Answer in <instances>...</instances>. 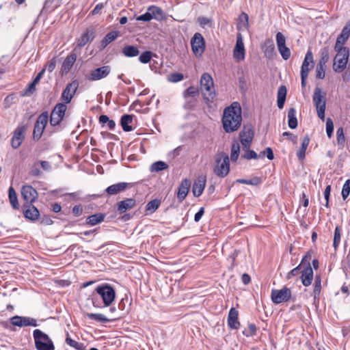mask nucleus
<instances>
[{"label": "nucleus", "instance_id": "f257e3e1", "mask_svg": "<svg viewBox=\"0 0 350 350\" xmlns=\"http://www.w3.org/2000/svg\"><path fill=\"white\" fill-rule=\"evenodd\" d=\"M241 108L238 102H233L224 109L222 124L226 133L237 131L241 124Z\"/></svg>", "mask_w": 350, "mask_h": 350}, {"label": "nucleus", "instance_id": "f03ea898", "mask_svg": "<svg viewBox=\"0 0 350 350\" xmlns=\"http://www.w3.org/2000/svg\"><path fill=\"white\" fill-rule=\"evenodd\" d=\"M230 172L229 157L225 152H219L215 155V165L213 172L220 178L226 177Z\"/></svg>", "mask_w": 350, "mask_h": 350}, {"label": "nucleus", "instance_id": "7ed1b4c3", "mask_svg": "<svg viewBox=\"0 0 350 350\" xmlns=\"http://www.w3.org/2000/svg\"><path fill=\"white\" fill-rule=\"evenodd\" d=\"M200 86L206 103L213 100L216 94L213 79L210 74L205 72L201 76Z\"/></svg>", "mask_w": 350, "mask_h": 350}, {"label": "nucleus", "instance_id": "20e7f679", "mask_svg": "<svg viewBox=\"0 0 350 350\" xmlns=\"http://www.w3.org/2000/svg\"><path fill=\"white\" fill-rule=\"evenodd\" d=\"M337 54L334 58L333 69L336 72H341L347 66L349 56V49L345 46L334 48Z\"/></svg>", "mask_w": 350, "mask_h": 350}, {"label": "nucleus", "instance_id": "39448f33", "mask_svg": "<svg viewBox=\"0 0 350 350\" xmlns=\"http://www.w3.org/2000/svg\"><path fill=\"white\" fill-rule=\"evenodd\" d=\"M35 347L37 350H54L55 347L49 336L40 329L33 332Z\"/></svg>", "mask_w": 350, "mask_h": 350}, {"label": "nucleus", "instance_id": "423d86ee", "mask_svg": "<svg viewBox=\"0 0 350 350\" xmlns=\"http://www.w3.org/2000/svg\"><path fill=\"white\" fill-rule=\"evenodd\" d=\"M311 255L307 253L302 258L301 265H303L300 278L304 286H308L313 280V270L310 265Z\"/></svg>", "mask_w": 350, "mask_h": 350}, {"label": "nucleus", "instance_id": "0eeeda50", "mask_svg": "<svg viewBox=\"0 0 350 350\" xmlns=\"http://www.w3.org/2000/svg\"><path fill=\"white\" fill-rule=\"evenodd\" d=\"M322 89L316 88L313 94V102L317 108L318 117L323 121L325 119V111L326 107L325 93L322 94Z\"/></svg>", "mask_w": 350, "mask_h": 350}, {"label": "nucleus", "instance_id": "6e6552de", "mask_svg": "<svg viewBox=\"0 0 350 350\" xmlns=\"http://www.w3.org/2000/svg\"><path fill=\"white\" fill-rule=\"evenodd\" d=\"M96 293L102 298L105 306H109L114 301L116 292L114 288L109 284L98 286L96 288Z\"/></svg>", "mask_w": 350, "mask_h": 350}, {"label": "nucleus", "instance_id": "1a4fd4ad", "mask_svg": "<svg viewBox=\"0 0 350 350\" xmlns=\"http://www.w3.org/2000/svg\"><path fill=\"white\" fill-rule=\"evenodd\" d=\"M66 109V104L62 103L56 104L51 113L49 120L50 124L52 126H56L60 124L65 116Z\"/></svg>", "mask_w": 350, "mask_h": 350}, {"label": "nucleus", "instance_id": "9d476101", "mask_svg": "<svg viewBox=\"0 0 350 350\" xmlns=\"http://www.w3.org/2000/svg\"><path fill=\"white\" fill-rule=\"evenodd\" d=\"M49 121L47 111L42 112L37 118L34 125L33 138L35 141L39 140Z\"/></svg>", "mask_w": 350, "mask_h": 350}, {"label": "nucleus", "instance_id": "9b49d317", "mask_svg": "<svg viewBox=\"0 0 350 350\" xmlns=\"http://www.w3.org/2000/svg\"><path fill=\"white\" fill-rule=\"evenodd\" d=\"M291 289L284 287L280 290L273 289L271 293V298L274 304H279L282 302L288 301L291 298Z\"/></svg>", "mask_w": 350, "mask_h": 350}, {"label": "nucleus", "instance_id": "f8f14e48", "mask_svg": "<svg viewBox=\"0 0 350 350\" xmlns=\"http://www.w3.org/2000/svg\"><path fill=\"white\" fill-rule=\"evenodd\" d=\"M78 87L79 82L77 80H73L72 82L67 84L61 96V99L64 101V103L68 104L70 103Z\"/></svg>", "mask_w": 350, "mask_h": 350}, {"label": "nucleus", "instance_id": "ddd939ff", "mask_svg": "<svg viewBox=\"0 0 350 350\" xmlns=\"http://www.w3.org/2000/svg\"><path fill=\"white\" fill-rule=\"evenodd\" d=\"M192 51L196 55H201L205 49V41L200 33H196L191 40Z\"/></svg>", "mask_w": 350, "mask_h": 350}, {"label": "nucleus", "instance_id": "4468645a", "mask_svg": "<svg viewBox=\"0 0 350 350\" xmlns=\"http://www.w3.org/2000/svg\"><path fill=\"white\" fill-rule=\"evenodd\" d=\"M239 137L243 148H250L254 137V131L252 126L250 125L244 126L239 133Z\"/></svg>", "mask_w": 350, "mask_h": 350}, {"label": "nucleus", "instance_id": "2eb2a0df", "mask_svg": "<svg viewBox=\"0 0 350 350\" xmlns=\"http://www.w3.org/2000/svg\"><path fill=\"white\" fill-rule=\"evenodd\" d=\"M276 44L278 51L284 60H287L291 57V51L289 48L286 46V38L281 33L278 32L275 36Z\"/></svg>", "mask_w": 350, "mask_h": 350}, {"label": "nucleus", "instance_id": "dca6fc26", "mask_svg": "<svg viewBox=\"0 0 350 350\" xmlns=\"http://www.w3.org/2000/svg\"><path fill=\"white\" fill-rule=\"evenodd\" d=\"M80 50L77 47H75L70 55H68L62 63L61 72L62 75H66L69 72L77 57V53H79Z\"/></svg>", "mask_w": 350, "mask_h": 350}, {"label": "nucleus", "instance_id": "f3484780", "mask_svg": "<svg viewBox=\"0 0 350 350\" xmlns=\"http://www.w3.org/2000/svg\"><path fill=\"white\" fill-rule=\"evenodd\" d=\"M111 72L109 66H103L92 70L87 77L89 81H98L107 77Z\"/></svg>", "mask_w": 350, "mask_h": 350}, {"label": "nucleus", "instance_id": "a211bd4d", "mask_svg": "<svg viewBox=\"0 0 350 350\" xmlns=\"http://www.w3.org/2000/svg\"><path fill=\"white\" fill-rule=\"evenodd\" d=\"M21 192L22 198L25 201V204H33L38 196L37 191L29 185L23 186Z\"/></svg>", "mask_w": 350, "mask_h": 350}, {"label": "nucleus", "instance_id": "6ab92c4d", "mask_svg": "<svg viewBox=\"0 0 350 350\" xmlns=\"http://www.w3.org/2000/svg\"><path fill=\"white\" fill-rule=\"evenodd\" d=\"M10 321L12 325L17 327H36L38 325L37 321L35 319L28 317L14 316L10 318Z\"/></svg>", "mask_w": 350, "mask_h": 350}, {"label": "nucleus", "instance_id": "aec40b11", "mask_svg": "<svg viewBox=\"0 0 350 350\" xmlns=\"http://www.w3.org/2000/svg\"><path fill=\"white\" fill-rule=\"evenodd\" d=\"M26 129L27 127L25 125H19L14 130L11 140V144L14 148H18L22 144L25 139V132Z\"/></svg>", "mask_w": 350, "mask_h": 350}, {"label": "nucleus", "instance_id": "412c9836", "mask_svg": "<svg viewBox=\"0 0 350 350\" xmlns=\"http://www.w3.org/2000/svg\"><path fill=\"white\" fill-rule=\"evenodd\" d=\"M24 217L32 221L38 219L40 214L38 209L33 204H24L22 206Z\"/></svg>", "mask_w": 350, "mask_h": 350}, {"label": "nucleus", "instance_id": "4be33fe9", "mask_svg": "<svg viewBox=\"0 0 350 350\" xmlns=\"http://www.w3.org/2000/svg\"><path fill=\"white\" fill-rule=\"evenodd\" d=\"M95 29L92 27H90L77 39V47L84 46L88 42H92L95 38Z\"/></svg>", "mask_w": 350, "mask_h": 350}, {"label": "nucleus", "instance_id": "5701e85b", "mask_svg": "<svg viewBox=\"0 0 350 350\" xmlns=\"http://www.w3.org/2000/svg\"><path fill=\"white\" fill-rule=\"evenodd\" d=\"M245 51L242 36L241 33H238L236 45L234 49L233 56L234 59L240 61L245 59Z\"/></svg>", "mask_w": 350, "mask_h": 350}, {"label": "nucleus", "instance_id": "b1692460", "mask_svg": "<svg viewBox=\"0 0 350 350\" xmlns=\"http://www.w3.org/2000/svg\"><path fill=\"white\" fill-rule=\"evenodd\" d=\"M132 186V183L120 182L109 186L106 188L105 191L108 195L113 196L125 191L129 187Z\"/></svg>", "mask_w": 350, "mask_h": 350}, {"label": "nucleus", "instance_id": "393cba45", "mask_svg": "<svg viewBox=\"0 0 350 350\" xmlns=\"http://www.w3.org/2000/svg\"><path fill=\"white\" fill-rule=\"evenodd\" d=\"M313 55L310 50L308 51L301 67V74L308 75L309 71L314 68Z\"/></svg>", "mask_w": 350, "mask_h": 350}, {"label": "nucleus", "instance_id": "a878e982", "mask_svg": "<svg viewBox=\"0 0 350 350\" xmlns=\"http://www.w3.org/2000/svg\"><path fill=\"white\" fill-rule=\"evenodd\" d=\"M350 36V21L342 28L340 34L338 36L334 48H340L346 42Z\"/></svg>", "mask_w": 350, "mask_h": 350}, {"label": "nucleus", "instance_id": "bb28decb", "mask_svg": "<svg viewBox=\"0 0 350 350\" xmlns=\"http://www.w3.org/2000/svg\"><path fill=\"white\" fill-rule=\"evenodd\" d=\"M136 201L133 198H126L117 203V211L120 214L125 213L128 209L135 206Z\"/></svg>", "mask_w": 350, "mask_h": 350}, {"label": "nucleus", "instance_id": "cd10ccee", "mask_svg": "<svg viewBox=\"0 0 350 350\" xmlns=\"http://www.w3.org/2000/svg\"><path fill=\"white\" fill-rule=\"evenodd\" d=\"M238 315L239 312L234 308L230 310L228 316V325L230 328L235 329L239 328L240 323L238 320Z\"/></svg>", "mask_w": 350, "mask_h": 350}, {"label": "nucleus", "instance_id": "c85d7f7f", "mask_svg": "<svg viewBox=\"0 0 350 350\" xmlns=\"http://www.w3.org/2000/svg\"><path fill=\"white\" fill-rule=\"evenodd\" d=\"M120 36V31H111L107 33L105 36L100 41V50L105 49L108 44L116 40Z\"/></svg>", "mask_w": 350, "mask_h": 350}, {"label": "nucleus", "instance_id": "c756f323", "mask_svg": "<svg viewBox=\"0 0 350 350\" xmlns=\"http://www.w3.org/2000/svg\"><path fill=\"white\" fill-rule=\"evenodd\" d=\"M190 188V182L187 178L183 180L181 183L178 187V191L177 193L178 199L182 202L187 196V193L189 191Z\"/></svg>", "mask_w": 350, "mask_h": 350}, {"label": "nucleus", "instance_id": "7c9ffc66", "mask_svg": "<svg viewBox=\"0 0 350 350\" xmlns=\"http://www.w3.org/2000/svg\"><path fill=\"white\" fill-rule=\"evenodd\" d=\"M148 10L152 18L157 21H161L165 18V13L163 10L157 5H150L148 8Z\"/></svg>", "mask_w": 350, "mask_h": 350}, {"label": "nucleus", "instance_id": "2f4dec72", "mask_svg": "<svg viewBox=\"0 0 350 350\" xmlns=\"http://www.w3.org/2000/svg\"><path fill=\"white\" fill-rule=\"evenodd\" d=\"M262 49L267 57L271 58L275 53V46L271 39H267L265 41Z\"/></svg>", "mask_w": 350, "mask_h": 350}, {"label": "nucleus", "instance_id": "473e14b6", "mask_svg": "<svg viewBox=\"0 0 350 350\" xmlns=\"http://www.w3.org/2000/svg\"><path fill=\"white\" fill-rule=\"evenodd\" d=\"M206 184L204 178L198 179L193 185V193L196 197H199L202 194Z\"/></svg>", "mask_w": 350, "mask_h": 350}, {"label": "nucleus", "instance_id": "72a5a7b5", "mask_svg": "<svg viewBox=\"0 0 350 350\" xmlns=\"http://www.w3.org/2000/svg\"><path fill=\"white\" fill-rule=\"evenodd\" d=\"M122 53L127 57H133L139 55V51L137 46L134 45H125L122 49Z\"/></svg>", "mask_w": 350, "mask_h": 350}, {"label": "nucleus", "instance_id": "f704fd0d", "mask_svg": "<svg viewBox=\"0 0 350 350\" xmlns=\"http://www.w3.org/2000/svg\"><path fill=\"white\" fill-rule=\"evenodd\" d=\"M105 217L103 213H96L87 217L85 224L88 226H93L102 222Z\"/></svg>", "mask_w": 350, "mask_h": 350}, {"label": "nucleus", "instance_id": "c9c22d12", "mask_svg": "<svg viewBox=\"0 0 350 350\" xmlns=\"http://www.w3.org/2000/svg\"><path fill=\"white\" fill-rule=\"evenodd\" d=\"M133 115L124 114L121 117L120 123L122 127V129L126 131H131L133 130L132 126L130 124L133 122Z\"/></svg>", "mask_w": 350, "mask_h": 350}, {"label": "nucleus", "instance_id": "e433bc0d", "mask_svg": "<svg viewBox=\"0 0 350 350\" xmlns=\"http://www.w3.org/2000/svg\"><path fill=\"white\" fill-rule=\"evenodd\" d=\"M161 204V200L159 199H154L148 202L146 206V215H151L154 213Z\"/></svg>", "mask_w": 350, "mask_h": 350}, {"label": "nucleus", "instance_id": "4c0bfd02", "mask_svg": "<svg viewBox=\"0 0 350 350\" xmlns=\"http://www.w3.org/2000/svg\"><path fill=\"white\" fill-rule=\"evenodd\" d=\"M288 125L291 129H295L297 126V119L295 108H290L288 111Z\"/></svg>", "mask_w": 350, "mask_h": 350}, {"label": "nucleus", "instance_id": "58836bf2", "mask_svg": "<svg viewBox=\"0 0 350 350\" xmlns=\"http://www.w3.org/2000/svg\"><path fill=\"white\" fill-rule=\"evenodd\" d=\"M86 315L90 319L95 320L98 322L104 323H109V322L113 321L116 319V318H114L113 319H109L107 318L103 314H100V313H87Z\"/></svg>", "mask_w": 350, "mask_h": 350}, {"label": "nucleus", "instance_id": "ea45409f", "mask_svg": "<svg viewBox=\"0 0 350 350\" xmlns=\"http://www.w3.org/2000/svg\"><path fill=\"white\" fill-rule=\"evenodd\" d=\"M8 196L10 202L14 209H18L19 204L16 193L12 187H10L8 190Z\"/></svg>", "mask_w": 350, "mask_h": 350}, {"label": "nucleus", "instance_id": "a19ab883", "mask_svg": "<svg viewBox=\"0 0 350 350\" xmlns=\"http://www.w3.org/2000/svg\"><path fill=\"white\" fill-rule=\"evenodd\" d=\"M321 291V275H317L314 278V285L313 289L314 300L319 299Z\"/></svg>", "mask_w": 350, "mask_h": 350}, {"label": "nucleus", "instance_id": "79ce46f5", "mask_svg": "<svg viewBox=\"0 0 350 350\" xmlns=\"http://www.w3.org/2000/svg\"><path fill=\"white\" fill-rule=\"evenodd\" d=\"M309 142H310V137L307 135L304 137V139L302 140L301 148H300L299 152H297V157L299 159L301 160V159H304L305 155H306V150L308 146Z\"/></svg>", "mask_w": 350, "mask_h": 350}, {"label": "nucleus", "instance_id": "37998d69", "mask_svg": "<svg viewBox=\"0 0 350 350\" xmlns=\"http://www.w3.org/2000/svg\"><path fill=\"white\" fill-rule=\"evenodd\" d=\"M168 168V165L162 161H159L153 163L150 168V170L152 172H159L160 171L167 170Z\"/></svg>", "mask_w": 350, "mask_h": 350}, {"label": "nucleus", "instance_id": "c03bdc74", "mask_svg": "<svg viewBox=\"0 0 350 350\" xmlns=\"http://www.w3.org/2000/svg\"><path fill=\"white\" fill-rule=\"evenodd\" d=\"M240 152V145L238 141H233L231 146V160L232 161H237Z\"/></svg>", "mask_w": 350, "mask_h": 350}, {"label": "nucleus", "instance_id": "a18cd8bd", "mask_svg": "<svg viewBox=\"0 0 350 350\" xmlns=\"http://www.w3.org/2000/svg\"><path fill=\"white\" fill-rule=\"evenodd\" d=\"M236 182L239 183H241V184L257 186L262 183V180L260 177L254 176L249 180L244 179V178H239V179H237L236 180Z\"/></svg>", "mask_w": 350, "mask_h": 350}, {"label": "nucleus", "instance_id": "49530a36", "mask_svg": "<svg viewBox=\"0 0 350 350\" xmlns=\"http://www.w3.org/2000/svg\"><path fill=\"white\" fill-rule=\"evenodd\" d=\"M66 342L69 346L75 348L77 350H85V345L83 343L78 342L74 340H72L68 335L67 334V337L66 338Z\"/></svg>", "mask_w": 350, "mask_h": 350}, {"label": "nucleus", "instance_id": "de8ad7c7", "mask_svg": "<svg viewBox=\"0 0 350 350\" xmlns=\"http://www.w3.org/2000/svg\"><path fill=\"white\" fill-rule=\"evenodd\" d=\"M321 58L319 62V64L326 65V63L328 62L329 56V49L328 47H324L321 49L320 51Z\"/></svg>", "mask_w": 350, "mask_h": 350}, {"label": "nucleus", "instance_id": "09e8293b", "mask_svg": "<svg viewBox=\"0 0 350 350\" xmlns=\"http://www.w3.org/2000/svg\"><path fill=\"white\" fill-rule=\"evenodd\" d=\"M198 22L200 27L202 28H205L206 26L208 27H212L213 25V19L211 18H207L206 16L198 17Z\"/></svg>", "mask_w": 350, "mask_h": 350}, {"label": "nucleus", "instance_id": "8fccbe9b", "mask_svg": "<svg viewBox=\"0 0 350 350\" xmlns=\"http://www.w3.org/2000/svg\"><path fill=\"white\" fill-rule=\"evenodd\" d=\"M243 149L245 151V152H244V154H242V156H241L242 158L247 159V160H250L252 159H257L258 158V155L254 150H250V148H248V149L243 148Z\"/></svg>", "mask_w": 350, "mask_h": 350}, {"label": "nucleus", "instance_id": "3c124183", "mask_svg": "<svg viewBox=\"0 0 350 350\" xmlns=\"http://www.w3.org/2000/svg\"><path fill=\"white\" fill-rule=\"evenodd\" d=\"M152 57V53L149 51L143 52L139 57V60L142 64L148 63Z\"/></svg>", "mask_w": 350, "mask_h": 350}, {"label": "nucleus", "instance_id": "603ef678", "mask_svg": "<svg viewBox=\"0 0 350 350\" xmlns=\"http://www.w3.org/2000/svg\"><path fill=\"white\" fill-rule=\"evenodd\" d=\"M325 76V65L317 64L316 68V77L317 79H323Z\"/></svg>", "mask_w": 350, "mask_h": 350}, {"label": "nucleus", "instance_id": "864d4df0", "mask_svg": "<svg viewBox=\"0 0 350 350\" xmlns=\"http://www.w3.org/2000/svg\"><path fill=\"white\" fill-rule=\"evenodd\" d=\"M350 193V179H348L345 181V184L343 185L342 189V199L345 200L347 198Z\"/></svg>", "mask_w": 350, "mask_h": 350}, {"label": "nucleus", "instance_id": "5fc2aeb1", "mask_svg": "<svg viewBox=\"0 0 350 350\" xmlns=\"http://www.w3.org/2000/svg\"><path fill=\"white\" fill-rule=\"evenodd\" d=\"M340 229L338 226H336L334 230V241H333V246L335 248V250L337 249V247L339 245L340 241Z\"/></svg>", "mask_w": 350, "mask_h": 350}, {"label": "nucleus", "instance_id": "6e6d98bb", "mask_svg": "<svg viewBox=\"0 0 350 350\" xmlns=\"http://www.w3.org/2000/svg\"><path fill=\"white\" fill-rule=\"evenodd\" d=\"M334 132V122L330 118H327L326 120V133L327 137L330 138Z\"/></svg>", "mask_w": 350, "mask_h": 350}, {"label": "nucleus", "instance_id": "4d7b16f0", "mask_svg": "<svg viewBox=\"0 0 350 350\" xmlns=\"http://www.w3.org/2000/svg\"><path fill=\"white\" fill-rule=\"evenodd\" d=\"M303 265H301V263L296 267L295 268L293 269L290 272L288 273L286 275V278L288 280H290L293 276L297 275L301 273V269H302Z\"/></svg>", "mask_w": 350, "mask_h": 350}, {"label": "nucleus", "instance_id": "13d9d810", "mask_svg": "<svg viewBox=\"0 0 350 350\" xmlns=\"http://www.w3.org/2000/svg\"><path fill=\"white\" fill-rule=\"evenodd\" d=\"M267 156L269 160H273L274 159V154L272 149L270 147H267L265 150L260 152L259 157Z\"/></svg>", "mask_w": 350, "mask_h": 350}, {"label": "nucleus", "instance_id": "bf43d9fd", "mask_svg": "<svg viewBox=\"0 0 350 350\" xmlns=\"http://www.w3.org/2000/svg\"><path fill=\"white\" fill-rule=\"evenodd\" d=\"M256 327L254 324H250L248 329L243 331V334L247 337L252 336L256 334Z\"/></svg>", "mask_w": 350, "mask_h": 350}, {"label": "nucleus", "instance_id": "052dcab7", "mask_svg": "<svg viewBox=\"0 0 350 350\" xmlns=\"http://www.w3.org/2000/svg\"><path fill=\"white\" fill-rule=\"evenodd\" d=\"M287 90L284 85H281L278 90L277 99L286 100Z\"/></svg>", "mask_w": 350, "mask_h": 350}, {"label": "nucleus", "instance_id": "680f3d73", "mask_svg": "<svg viewBox=\"0 0 350 350\" xmlns=\"http://www.w3.org/2000/svg\"><path fill=\"white\" fill-rule=\"evenodd\" d=\"M184 78L183 75L181 73H172L169 76V81L173 83L180 81Z\"/></svg>", "mask_w": 350, "mask_h": 350}, {"label": "nucleus", "instance_id": "e2e57ef3", "mask_svg": "<svg viewBox=\"0 0 350 350\" xmlns=\"http://www.w3.org/2000/svg\"><path fill=\"white\" fill-rule=\"evenodd\" d=\"M198 94V90L193 87L190 86L189 87L185 92V96H192L194 97Z\"/></svg>", "mask_w": 350, "mask_h": 350}, {"label": "nucleus", "instance_id": "0e129e2a", "mask_svg": "<svg viewBox=\"0 0 350 350\" xmlns=\"http://www.w3.org/2000/svg\"><path fill=\"white\" fill-rule=\"evenodd\" d=\"M15 96L14 94L8 95L4 99V106L5 108H9L14 103Z\"/></svg>", "mask_w": 350, "mask_h": 350}, {"label": "nucleus", "instance_id": "69168bd1", "mask_svg": "<svg viewBox=\"0 0 350 350\" xmlns=\"http://www.w3.org/2000/svg\"><path fill=\"white\" fill-rule=\"evenodd\" d=\"M239 20L240 23H243V25L244 27H248L249 16H248L247 14H246L245 12H242L239 17Z\"/></svg>", "mask_w": 350, "mask_h": 350}, {"label": "nucleus", "instance_id": "338daca9", "mask_svg": "<svg viewBox=\"0 0 350 350\" xmlns=\"http://www.w3.org/2000/svg\"><path fill=\"white\" fill-rule=\"evenodd\" d=\"M38 167V163H34L29 172V174L36 177L40 176L41 175V171L39 170Z\"/></svg>", "mask_w": 350, "mask_h": 350}, {"label": "nucleus", "instance_id": "774afa93", "mask_svg": "<svg viewBox=\"0 0 350 350\" xmlns=\"http://www.w3.org/2000/svg\"><path fill=\"white\" fill-rule=\"evenodd\" d=\"M152 19V16L150 15V13L149 12L148 9L145 14H142L137 18V21H145V22H149Z\"/></svg>", "mask_w": 350, "mask_h": 350}]
</instances>
